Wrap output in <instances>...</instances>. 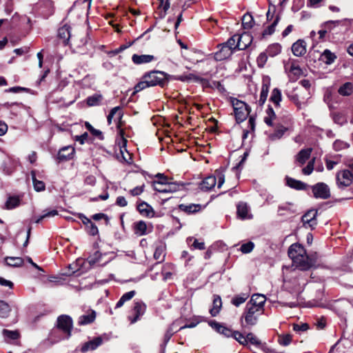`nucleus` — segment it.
I'll return each mask as SVG.
<instances>
[{
	"instance_id": "f257e3e1",
	"label": "nucleus",
	"mask_w": 353,
	"mask_h": 353,
	"mask_svg": "<svg viewBox=\"0 0 353 353\" xmlns=\"http://www.w3.org/2000/svg\"><path fill=\"white\" fill-rule=\"evenodd\" d=\"M288 256L294 265L301 270H307L314 265L313 261L306 254L305 250L300 244H292L288 249Z\"/></svg>"
},
{
	"instance_id": "f03ea898",
	"label": "nucleus",
	"mask_w": 353,
	"mask_h": 353,
	"mask_svg": "<svg viewBox=\"0 0 353 353\" xmlns=\"http://www.w3.org/2000/svg\"><path fill=\"white\" fill-rule=\"evenodd\" d=\"M264 311L260 308H256L252 305L246 304L243 314L241 317L242 326H253L257 323L259 316L263 314Z\"/></svg>"
},
{
	"instance_id": "7ed1b4c3",
	"label": "nucleus",
	"mask_w": 353,
	"mask_h": 353,
	"mask_svg": "<svg viewBox=\"0 0 353 353\" xmlns=\"http://www.w3.org/2000/svg\"><path fill=\"white\" fill-rule=\"evenodd\" d=\"M168 77L169 74L164 72L153 70L144 74L142 79H146L150 87L156 85L163 87L168 81Z\"/></svg>"
},
{
	"instance_id": "20e7f679",
	"label": "nucleus",
	"mask_w": 353,
	"mask_h": 353,
	"mask_svg": "<svg viewBox=\"0 0 353 353\" xmlns=\"http://www.w3.org/2000/svg\"><path fill=\"white\" fill-rule=\"evenodd\" d=\"M232 105L234 110V114L238 123L243 121L250 113V109L243 101L233 99Z\"/></svg>"
},
{
	"instance_id": "39448f33",
	"label": "nucleus",
	"mask_w": 353,
	"mask_h": 353,
	"mask_svg": "<svg viewBox=\"0 0 353 353\" xmlns=\"http://www.w3.org/2000/svg\"><path fill=\"white\" fill-rule=\"evenodd\" d=\"M350 170H343L336 174V183L339 188L350 186L353 180V163L349 165Z\"/></svg>"
},
{
	"instance_id": "423d86ee",
	"label": "nucleus",
	"mask_w": 353,
	"mask_h": 353,
	"mask_svg": "<svg viewBox=\"0 0 353 353\" xmlns=\"http://www.w3.org/2000/svg\"><path fill=\"white\" fill-rule=\"evenodd\" d=\"M152 187L157 192L169 193L179 190L181 185L176 183H169L168 181H153Z\"/></svg>"
},
{
	"instance_id": "0eeeda50",
	"label": "nucleus",
	"mask_w": 353,
	"mask_h": 353,
	"mask_svg": "<svg viewBox=\"0 0 353 353\" xmlns=\"http://www.w3.org/2000/svg\"><path fill=\"white\" fill-rule=\"evenodd\" d=\"M284 68L291 79L296 81L302 74L303 70L296 60H289L284 63Z\"/></svg>"
},
{
	"instance_id": "6e6552de",
	"label": "nucleus",
	"mask_w": 353,
	"mask_h": 353,
	"mask_svg": "<svg viewBox=\"0 0 353 353\" xmlns=\"http://www.w3.org/2000/svg\"><path fill=\"white\" fill-rule=\"evenodd\" d=\"M57 327L67 334L69 338L72 329V318L68 315H61L57 319Z\"/></svg>"
},
{
	"instance_id": "1a4fd4ad",
	"label": "nucleus",
	"mask_w": 353,
	"mask_h": 353,
	"mask_svg": "<svg viewBox=\"0 0 353 353\" xmlns=\"http://www.w3.org/2000/svg\"><path fill=\"white\" fill-rule=\"evenodd\" d=\"M312 192L317 199H327L330 196V188L324 183H318L312 186Z\"/></svg>"
},
{
	"instance_id": "9d476101",
	"label": "nucleus",
	"mask_w": 353,
	"mask_h": 353,
	"mask_svg": "<svg viewBox=\"0 0 353 353\" xmlns=\"http://www.w3.org/2000/svg\"><path fill=\"white\" fill-rule=\"evenodd\" d=\"M317 211L314 210H308L301 218L303 225L306 228L314 229L316 225Z\"/></svg>"
},
{
	"instance_id": "9b49d317",
	"label": "nucleus",
	"mask_w": 353,
	"mask_h": 353,
	"mask_svg": "<svg viewBox=\"0 0 353 353\" xmlns=\"http://www.w3.org/2000/svg\"><path fill=\"white\" fill-rule=\"evenodd\" d=\"M312 153V148L301 150L295 156V163L297 166H303L309 160Z\"/></svg>"
},
{
	"instance_id": "f8f14e48",
	"label": "nucleus",
	"mask_w": 353,
	"mask_h": 353,
	"mask_svg": "<svg viewBox=\"0 0 353 353\" xmlns=\"http://www.w3.org/2000/svg\"><path fill=\"white\" fill-rule=\"evenodd\" d=\"M270 86V79L268 77L264 78L263 79L261 90L260 93V98L257 101L259 105L263 106V104L265 103L268 95Z\"/></svg>"
},
{
	"instance_id": "ddd939ff",
	"label": "nucleus",
	"mask_w": 353,
	"mask_h": 353,
	"mask_svg": "<svg viewBox=\"0 0 353 353\" xmlns=\"http://www.w3.org/2000/svg\"><path fill=\"white\" fill-rule=\"evenodd\" d=\"M266 301V298L264 295L261 294H253L251 299L247 303L248 305H252L256 308H260L264 311V305Z\"/></svg>"
},
{
	"instance_id": "4468645a",
	"label": "nucleus",
	"mask_w": 353,
	"mask_h": 353,
	"mask_svg": "<svg viewBox=\"0 0 353 353\" xmlns=\"http://www.w3.org/2000/svg\"><path fill=\"white\" fill-rule=\"evenodd\" d=\"M209 325L219 334H223L226 337L232 336L234 331L230 328L224 326L223 324L215 321H211L209 322Z\"/></svg>"
},
{
	"instance_id": "2eb2a0df",
	"label": "nucleus",
	"mask_w": 353,
	"mask_h": 353,
	"mask_svg": "<svg viewBox=\"0 0 353 353\" xmlns=\"http://www.w3.org/2000/svg\"><path fill=\"white\" fill-rule=\"evenodd\" d=\"M252 41V37L250 33L243 32L239 34V39L237 41V49L243 50L246 49Z\"/></svg>"
},
{
	"instance_id": "dca6fc26",
	"label": "nucleus",
	"mask_w": 353,
	"mask_h": 353,
	"mask_svg": "<svg viewBox=\"0 0 353 353\" xmlns=\"http://www.w3.org/2000/svg\"><path fill=\"white\" fill-rule=\"evenodd\" d=\"M283 288L290 292H296L301 290L300 283L296 277L284 279Z\"/></svg>"
},
{
	"instance_id": "f3484780",
	"label": "nucleus",
	"mask_w": 353,
	"mask_h": 353,
	"mask_svg": "<svg viewBox=\"0 0 353 353\" xmlns=\"http://www.w3.org/2000/svg\"><path fill=\"white\" fill-rule=\"evenodd\" d=\"M292 52L296 57L303 56L306 53V43L304 40L299 39L292 46Z\"/></svg>"
},
{
	"instance_id": "a211bd4d",
	"label": "nucleus",
	"mask_w": 353,
	"mask_h": 353,
	"mask_svg": "<svg viewBox=\"0 0 353 353\" xmlns=\"http://www.w3.org/2000/svg\"><path fill=\"white\" fill-rule=\"evenodd\" d=\"M216 184V178L214 176H208L205 177L200 183L199 188L203 191H209L212 190Z\"/></svg>"
},
{
	"instance_id": "6ab92c4d",
	"label": "nucleus",
	"mask_w": 353,
	"mask_h": 353,
	"mask_svg": "<svg viewBox=\"0 0 353 353\" xmlns=\"http://www.w3.org/2000/svg\"><path fill=\"white\" fill-rule=\"evenodd\" d=\"M74 148L71 146H65L59 150L58 159L59 161H68L73 157Z\"/></svg>"
},
{
	"instance_id": "aec40b11",
	"label": "nucleus",
	"mask_w": 353,
	"mask_h": 353,
	"mask_svg": "<svg viewBox=\"0 0 353 353\" xmlns=\"http://www.w3.org/2000/svg\"><path fill=\"white\" fill-rule=\"evenodd\" d=\"M57 36L60 39L62 40V42L64 45H67L71 37L70 27L68 25L65 24L62 27L59 28L58 30Z\"/></svg>"
},
{
	"instance_id": "412c9836",
	"label": "nucleus",
	"mask_w": 353,
	"mask_h": 353,
	"mask_svg": "<svg viewBox=\"0 0 353 353\" xmlns=\"http://www.w3.org/2000/svg\"><path fill=\"white\" fill-rule=\"evenodd\" d=\"M137 210L143 216L152 218L154 216V211L151 205L146 202H141L137 206Z\"/></svg>"
},
{
	"instance_id": "4be33fe9",
	"label": "nucleus",
	"mask_w": 353,
	"mask_h": 353,
	"mask_svg": "<svg viewBox=\"0 0 353 353\" xmlns=\"http://www.w3.org/2000/svg\"><path fill=\"white\" fill-rule=\"evenodd\" d=\"M146 309V305L142 302H136L133 307V312L134 313V316L132 319H131V323H134L137 321L140 316H142Z\"/></svg>"
},
{
	"instance_id": "5701e85b",
	"label": "nucleus",
	"mask_w": 353,
	"mask_h": 353,
	"mask_svg": "<svg viewBox=\"0 0 353 353\" xmlns=\"http://www.w3.org/2000/svg\"><path fill=\"white\" fill-rule=\"evenodd\" d=\"M102 343V339L101 337L94 338L93 340L85 343L81 348V351L85 352L90 350H94Z\"/></svg>"
},
{
	"instance_id": "b1692460",
	"label": "nucleus",
	"mask_w": 353,
	"mask_h": 353,
	"mask_svg": "<svg viewBox=\"0 0 353 353\" xmlns=\"http://www.w3.org/2000/svg\"><path fill=\"white\" fill-rule=\"evenodd\" d=\"M179 210L183 212H186L187 214H193L198 212H200L202 209L204 208L201 204H180L179 205Z\"/></svg>"
},
{
	"instance_id": "393cba45",
	"label": "nucleus",
	"mask_w": 353,
	"mask_h": 353,
	"mask_svg": "<svg viewBox=\"0 0 353 353\" xmlns=\"http://www.w3.org/2000/svg\"><path fill=\"white\" fill-rule=\"evenodd\" d=\"M220 46L221 48L219 51L215 54V58L216 60L221 61L225 59L230 57L233 53V51L231 49H230V48L228 47L226 45H225V43L221 44Z\"/></svg>"
},
{
	"instance_id": "a878e982",
	"label": "nucleus",
	"mask_w": 353,
	"mask_h": 353,
	"mask_svg": "<svg viewBox=\"0 0 353 353\" xmlns=\"http://www.w3.org/2000/svg\"><path fill=\"white\" fill-rule=\"evenodd\" d=\"M249 206L245 203H239L237 205V214L242 219H251L252 215L249 214Z\"/></svg>"
},
{
	"instance_id": "bb28decb",
	"label": "nucleus",
	"mask_w": 353,
	"mask_h": 353,
	"mask_svg": "<svg viewBox=\"0 0 353 353\" xmlns=\"http://www.w3.org/2000/svg\"><path fill=\"white\" fill-rule=\"evenodd\" d=\"M96 319V312L90 310L88 314H83L79 316L78 324L84 325L92 323Z\"/></svg>"
},
{
	"instance_id": "cd10ccee",
	"label": "nucleus",
	"mask_w": 353,
	"mask_h": 353,
	"mask_svg": "<svg viewBox=\"0 0 353 353\" xmlns=\"http://www.w3.org/2000/svg\"><path fill=\"white\" fill-rule=\"evenodd\" d=\"M154 57L153 55L150 54H134L132 57V60L135 64L150 63L154 61Z\"/></svg>"
},
{
	"instance_id": "c85d7f7f",
	"label": "nucleus",
	"mask_w": 353,
	"mask_h": 353,
	"mask_svg": "<svg viewBox=\"0 0 353 353\" xmlns=\"http://www.w3.org/2000/svg\"><path fill=\"white\" fill-rule=\"evenodd\" d=\"M336 59L335 54L332 52L330 50H325L321 55V60L327 65L333 63Z\"/></svg>"
},
{
	"instance_id": "c756f323",
	"label": "nucleus",
	"mask_w": 353,
	"mask_h": 353,
	"mask_svg": "<svg viewBox=\"0 0 353 353\" xmlns=\"http://www.w3.org/2000/svg\"><path fill=\"white\" fill-rule=\"evenodd\" d=\"M222 307L221 299L219 295H214L213 299V307L210 310V313L212 316H216Z\"/></svg>"
},
{
	"instance_id": "7c9ffc66",
	"label": "nucleus",
	"mask_w": 353,
	"mask_h": 353,
	"mask_svg": "<svg viewBox=\"0 0 353 353\" xmlns=\"http://www.w3.org/2000/svg\"><path fill=\"white\" fill-rule=\"evenodd\" d=\"M147 229H148V227H147V225L145 221H139L134 223V233L137 235H139V236L145 235L148 233Z\"/></svg>"
},
{
	"instance_id": "2f4dec72",
	"label": "nucleus",
	"mask_w": 353,
	"mask_h": 353,
	"mask_svg": "<svg viewBox=\"0 0 353 353\" xmlns=\"http://www.w3.org/2000/svg\"><path fill=\"white\" fill-rule=\"evenodd\" d=\"M286 181L288 186L296 190H305L307 187L305 183L290 177H287Z\"/></svg>"
},
{
	"instance_id": "473e14b6",
	"label": "nucleus",
	"mask_w": 353,
	"mask_h": 353,
	"mask_svg": "<svg viewBox=\"0 0 353 353\" xmlns=\"http://www.w3.org/2000/svg\"><path fill=\"white\" fill-rule=\"evenodd\" d=\"M250 294L248 293H241L234 296L231 301L232 305L236 307H239L240 305L245 302L249 298Z\"/></svg>"
},
{
	"instance_id": "72a5a7b5",
	"label": "nucleus",
	"mask_w": 353,
	"mask_h": 353,
	"mask_svg": "<svg viewBox=\"0 0 353 353\" xmlns=\"http://www.w3.org/2000/svg\"><path fill=\"white\" fill-rule=\"evenodd\" d=\"M135 295V291L132 290L130 292H128L122 295V296L120 298V299L118 301V302L116 304L115 308L121 307L123 305V304L128 301H130L133 298V296Z\"/></svg>"
},
{
	"instance_id": "f704fd0d",
	"label": "nucleus",
	"mask_w": 353,
	"mask_h": 353,
	"mask_svg": "<svg viewBox=\"0 0 353 353\" xmlns=\"http://www.w3.org/2000/svg\"><path fill=\"white\" fill-rule=\"evenodd\" d=\"M281 49L282 48L280 44L273 43L268 47L266 52L268 53V56L273 57L280 54Z\"/></svg>"
},
{
	"instance_id": "c9c22d12",
	"label": "nucleus",
	"mask_w": 353,
	"mask_h": 353,
	"mask_svg": "<svg viewBox=\"0 0 353 353\" xmlns=\"http://www.w3.org/2000/svg\"><path fill=\"white\" fill-rule=\"evenodd\" d=\"M103 99V96L101 94H94L87 98V104L89 106L99 105Z\"/></svg>"
},
{
	"instance_id": "e433bc0d",
	"label": "nucleus",
	"mask_w": 353,
	"mask_h": 353,
	"mask_svg": "<svg viewBox=\"0 0 353 353\" xmlns=\"http://www.w3.org/2000/svg\"><path fill=\"white\" fill-rule=\"evenodd\" d=\"M116 114H117V119L119 120L121 119L122 116H123V112L119 106L114 107L110 110V112L107 117V121H108V125H110L112 123V118Z\"/></svg>"
},
{
	"instance_id": "4c0bfd02",
	"label": "nucleus",
	"mask_w": 353,
	"mask_h": 353,
	"mask_svg": "<svg viewBox=\"0 0 353 353\" xmlns=\"http://www.w3.org/2000/svg\"><path fill=\"white\" fill-rule=\"evenodd\" d=\"M20 198L18 196H9L6 202V208L8 210L17 207L20 203Z\"/></svg>"
},
{
	"instance_id": "58836bf2",
	"label": "nucleus",
	"mask_w": 353,
	"mask_h": 353,
	"mask_svg": "<svg viewBox=\"0 0 353 353\" xmlns=\"http://www.w3.org/2000/svg\"><path fill=\"white\" fill-rule=\"evenodd\" d=\"M8 265L12 267H20L23 264V259L21 257H6L5 259Z\"/></svg>"
},
{
	"instance_id": "ea45409f",
	"label": "nucleus",
	"mask_w": 353,
	"mask_h": 353,
	"mask_svg": "<svg viewBox=\"0 0 353 353\" xmlns=\"http://www.w3.org/2000/svg\"><path fill=\"white\" fill-rule=\"evenodd\" d=\"M281 92L279 88L273 89L270 100L274 103L276 106H279L281 101Z\"/></svg>"
},
{
	"instance_id": "a19ab883",
	"label": "nucleus",
	"mask_w": 353,
	"mask_h": 353,
	"mask_svg": "<svg viewBox=\"0 0 353 353\" xmlns=\"http://www.w3.org/2000/svg\"><path fill=\"white\" fill-rule=\"evenodd\" d=\"M254 25V19L250 14H245L242 17V26L244 29H250Z\"/></svg>"
},
{
	"instance_id": "79ce46f5",
	"label": "nucleus",
	"mask_w": 353,
	"mask_h": 353,
	"mask_svg": "<svg viewBox=\"0 0 353 353\" xmlns=\"http://www.w3.org/2000/svg\"><path fill=\"white\" fill-rule=\"evenodd\" d=\"M266 114L267 115L264 118L265 123L269 126H272V121L276 118V114L272 107H268L266 110Z\"/></svg>"
},
{
	"instance_id": "37998d69",
	"label": "nucleus",
	"mask_w": 353,
	"mask_h": 353,
	"mask_svg": "<svg viewBox=\"0 0 353 353\" xmlns=\"http://www.w3.org/2000/svg\"><path fill=\"white\" fill-rule=\"evenodd\" d=\"M58 214L57 210H46L43 212V214L35 219L34 222L37 223H40L42 220L47 218L54 217Z\"/></svg>"
},
{
	"instance_id": "c03bdc74",
	"label": "nucleus",
	"mask_w": 353,
	"mask_h": 353,
	"mask_svg": "<svg viewBox=\"0 0 353 353\" xmlns=\"http://www.w3.org/2000/svg\"><path fill=\"white\" fill-rule=\"evenodd\" d=\"M58 214L57 210H46L43 212V214L35 219L34 222L37 223H40L42 220L47 218L54 217Z\"/></svg>"
},
{
	"instance_id": "a18cd8bd",
	"label": "nucleus",
	"mask_w": 353,
	"mask_h": 353,
	"mask_svg": "<svg viewBox=\"0 0 353 353\" xmlns=\"http://www.w3.org/2000/svg\"><path fill=\"white\" fill-rule=\"evenodd\" d=\"M352 84L350 82L344 83L339 88V93L342 96H350L352 92Z\"/></svg>"
},
{
	"instance_id": "49530a36",
	"label": "nucleus",
	"mask_w": 353,
	"mask_h": 353,
	"mask_svg": "<svg viewBox=\"0 0 353 353\" xmlns=\"http://www.w3.org/2000/svg\"><path fill=\"white\" fill-rule=\"evenodd\" d=\"M292 340V336L290 334H285L279 336L278 342L283 346L289 345Z\"/></svg>"
},
{
	"instance_id": "de8ad7c7",
	"label": "nucleus",
	"mask_w": 353,
	"mask_h": 353,
	"mask_svg": "<svg viewBox=\"0 0 353 353\" xmlns=\"http://www.w3.org/2000/svg\"><path fill=\"white\" fill-rule=\"evenodd\" d=\"M279 21V17H276V19L274 20L272 23L267 27L263 32V36L265 37L266 35H271L272 34L274 31L276 26H277Z\"/></svg>"
},
{
	"instance_id": "09e8293b",
	"label": "nucleus",
	"mask_w": 353,
	"mask_h": 353,
	"mask_svg": "<svg viewBox=\"0 0 353 353\" xmlns=\"http://www.w3.org/2000/svg\"><path fill=\"white\" fill-rule=\"evenodd\" d=\"M32 179L33 181L34 188L37 192H40L45 190V183L41 181L37 180L36 179L35 174L33 172H32Z\"/></svg>"
},
{
	"instance_id": "8fccbe9b",
	"label": "nucleus",
	"mask_w": 353,
	"mask_h": 353,
	"mask_svg": "<svg viewBox=\"0 0 353 353\" xmlns=\"http://www.w3.org/2000/svg\"><path fill=\"white\" fill-rule=\"evenodd\" d=\"M10 307L8 303L0 301V317L6 318L9 315Z\"/></svg>"
},
{
	"instance_id": "3c124183",
	"label": "nucleus",
	"mask_w": 353,
	"mask_h": 353,
	"mask_svg": "<svg viewBox=\"0 0 353 353\" xmlns=\"http://www.w3.org/2000/svg\"><path fill=\"white\" fill-rule=\"evenodd\" d=\"M236 341H238L241 345L246 346L247 345V335L244 336L242 333L239 331H234L232 336Z\"/></svg>"
},
{
	"instance_id": "603ef678",
	"label": "nucleus",
	"mask_w": 353,
	"mask_h": 353,
	"mask_svg": "<svg viewBox=\"0 0 353 353\" xmlns=\"http://www.w3.org/2000/svg\"><path fill=\"white\" fill-rule=\"evenodd\" d=\"M239 39V34H234L230 37L227 42L224 43L232 51L237 49V41Z\"/></svg>"
},
{
	"instance_id": "864d4df0",
	"label": "nucleus",
	"mask_w": 353,
	"mask_h": 353,
	"mask_svg": "<svg viewBox=\"0 0 353 353\" xmlns=\"http://www.w3.org/2000/svg\"><path fill=\"white\" fill-rule=\"evenodd\" d=\"M316 158L313 157L312 159H310L307 165L302 169V173L305 175H310L312 174V172L314 170V163H315Z\"/></svg>"
},
{
	"instance_id": "5fc2aeb1",
	"label": "nucleus",
	"mask_w": 353,
	"mask_h": 353,
	"mask_svg": "<svg viewBox=\"0 0 353 353\" xmlns=\"http://www.w3.org/2000/svg\"><path fill=\"white\" fill-rule=\"evenodd\" d=\"M289 98L299 108H301L302 105L305 104V99H300L297 94H292L289 95Z\"/></svg>"
},
{
	"instance_id": "6e6d98bb",
	"label": "nucleus",
	"mask_w": 353,
	"mask_h": 353,
	"mask_svg": "<svg viewBox=\"0 0 353 353\" xmlns=\"http://www.w3.org/2000/svg\"><path fill=\"white\" fill-rule=\"evenodd\" d=\"M3 334L6 339L15 340L19 337V334L17 331L3 330Z\"/></svg>"
},
{
	"instance_id": "4d7b16f0",
	"label": "nucleus",
	"mask_w": 353,
	"mask_h": 353,
	"mask_svg": "<svg viewBox=\"0 0 353 353\" xmlns=\"http://www.w3.org/2000/svg\"><path fill=\"white\" fill-rule=\"evenodd\" d=\"M163 252L164 249L162 246H158L156 248L153 256L155 260H160L158 263H161L164 260L165 255L163 254Z\"/></svg>"
},
{
	"instance_id": "13d9d810",
	"label": "nucleus",
	"mask_w": 353,
	"mask_h": 353,
	"mask_svg": "<svg viewBox=\"0 0 353 353\" xmlns=\"http://www.w3.org/2000/svg\"><path fill=\"white\" fill-rule=\"evenodd\" d=\"M282 211H288L290 213H293L295 212V210L294 208V205L291 203H283L279 206V212L280 214H283L281 212Z\"/></svg>"
},
{
	"instance_id": "bf43d9fd",
	"label": "nucleus",
	"mask_w": 353,
	"mask_h": 353,
	"mask_svg": "<svg viewBox=\"0 0 353 353\" xmlns=\"http://www.w3.org/2000/svg\"><path fill=\"white\" fill-rule=\"evenodd\" d=\"M149 87H150V86L149 85L148 81L146 79H142V80L134 86V94L139 92L145 89L146 88H149Z\"/></svg>"
},
{
	"instance_id": "052dcab7",
	"label": "nucleus",
	"mask_w": 353,
	"mask_h": 353,
	"mask_svg": "<svg viewBox=\"0 0 353 353\" xmlns=\"http://www.w3.org/2000/svg\"><path fill=\"white\" fill-rule=\"evenodd\" d=\"M85 127L92 135L99 137L100 139H103L102 132L100 130L94 128L90 123L85 122Z\"/></svg>"
},
{
	"instance_id": "680f3d73",
	"label": "nucleus",
	"mask_w": 353,
	"mask_h": 353,
	"mask_svg": "<svg viewBox=\"0 0 353 353\" xmlns=\"http://www.w3.org/2000/svg\"><path fill=\"white\" fill-rule=\"evenodd\" d=\"M246 341L247 345L248 344L249 342L256 346H259L261 345L260 340L254 334L251 332L247 334Z\"/></svg>"
},
{
	"instance_id": "e2e57ef3",
	"label": "nucleus",
	"mask_w": 353,
	"mask_h": 353,
	"mask_svg": "<svg viewBox=\"0 0 353 353\" xmlns=\"http://www.w3.org/2000/svg\"><path fill=\"white\" fill-rule=\"evenodd\" d=\"M254 247V243H252V241H249L246 243L243 244L240 248V250L244 254H248L253 250Z\"/></svg>"
},
{
	"instance_id": "0e129e2a",
	"label": "nucleus",
	"mask_w": 353,
	"mask_h": 353,
	"mask_svg": "<svg viewBox=\"0 0 353 353\" xmlns=\"http://www.w3.org/2000/svg\"><path fill=\"white\" fill-rule=\"evenodd\" d=\"M86 228V231L87 232L92 235V236H95L98 234L99 232V230H98V228L97 227V225L94 223H90L89 225H87V227L85 228Z\"/></svg>"
},
{
	"instance_id": "69168bd1",
	"label": "nucleus",
	"mask_w": 353,
	"mask_h": 353,
	"mask_svg": "<svg viewBox=\"0 0 353 353\" xmlns=\"http://www.w3.org/2000/svg\"><path fill=\"white\" fill-rule=\"evenodd\" d=\"M268 53L261 52L257 57V63L259 67H263L268 59Z\"/></svg>"
},
{
	"instance_id": "338daca9",
	"label": "nucleus",
	"mask_w": 353,
	"mask_h": 353,
	"mask_svg": "<svg viewBox=\"0 0 353 353\" xmlns=\"http://www.w3.org/2000/svg\"><path fill=\"white\" fill-rule=\"evenodd\" d=\"M145 185H142L141 186H137L134 188L130 190V194L133 196H139L142 194V192L144 191Z\"/></svg>"
},
{
	"instance_id": "774afa93",
	"label": "nucleus",
	"mask_w": 353,
	"mask_h": 353,
	"mask_svg": "<svg viewBox=\"0 0 353 353\" xmlns=\"http://www.w3.org/2000/svg\"><path fill=\"white\" fill-rule=\"evenodd\" d=\"M341 23V21L336 20V21H326L323 24L324 28L327 30V31H330L334 26L339 25Z\"/></svg>"
}]
</instances>
